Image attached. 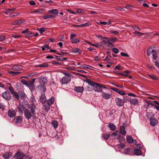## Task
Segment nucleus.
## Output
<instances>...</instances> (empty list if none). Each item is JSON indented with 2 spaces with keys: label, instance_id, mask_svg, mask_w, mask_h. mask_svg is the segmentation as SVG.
<instances>
[{
  "label": "nucleus",
  "instance_id": "nucleus-1",
  "mask_svg": "<svg viewBox=\"0 0 159 159\" xmlns=\"http://www.w3.org/2000/svg\"><path fill=\"white\" fill-rule=\"evenodd\" d=\"M63 74L65 75V76L63 77L61 79V83L62 84H64L69 83L71 79V75L66 72H63Z\"/></svg>",
  "mask_w": 159,
  "mask_h": 159
},
{
  "label": "nucleus",
  "instance_id": "nucleus-2",
  "mask_svg": "<svg viewBox=\"0 0 159 159\" xmlns=\"http://www.w3.org/2000/svg\"><path fill=\"white\" fill-rule=\"evenodd\" d=\"M35 80V78L32 79L31 80L29 81L28 82L27 84L26 85L29 88L31 91H34L35 89L34 84Z\"/></svg>",
  "mask_w": 159,
  "mask_h": 159
},
{
  "label": "nucleus",
  "instance_id": "nucleus-3",
  "mask_svg": "<svg viewBox=\"0 0 159 159\" xmlns=\"http://www.w3.org/2000/svg\"><path fill=\"white\" fill-rule=\"evenodd\" d=\"M2 97L7 100H9L11 99V96L8 91H6L2 94Z\"/></svg>",
  "mask_w": 159,
  "mask_h": 159
},
{
  "label": "nucleus",
  "instance_id": "nucleus-4",
  "mask_svg": "<svg viewBox=\"0 0 159 159\" xmlns=\"http://www.w3.org/2000/svg\"><path fill=\"white\" fill-rule=\"evenodd\" d=\"M38 81L40 83L45 84L48 83V80L46 77L41 76L38 79Z\"/></svg>",
  "mask_w": 159,
  "mask_h": 159
},
{
  "label": "nucleus",
  "instance_id": "nucleus-5",
  "mask_svg": "<svg viewBox=\"0 0 159 159\" xmlns=\"http://www.w3.org/2000/svg\"><path fill=\"white\" fill-rule=\"evenodd\" d=\"M24 113L25 117L27 119H30L32 116V113L27 109H25L24 110Z\"/></svg>",
  "mask_w": 159,
  "mask_h": 159
},
{
  "label": "nucleus",
  "instance_id": "nucleus-6",
  "mask_svg": "<svg viewBox=\"0 0 159 159\" xmlns=\"http://www.w3.org/2000/svg\"><path fill=\"white\" fill-rule=\"evenodd\" d=\"M96 86L93 87V90L94 91L98 92H102V90L101 89V84L97 83L96 84Z\"/></svg>",
  "mask_w": 159,
  "mask_h": 159
},
{
  "label": "nucleus",
  "instance_id": "nucleus-7",
  "mask_svg": "<svg viewBox=\"0 0 159 159\" xmlns=\"http://www.w3.org/2000/svg\"><path fill=\"white\" fill-rule=\"evenodd\" d=\"M37 89L40 91L42 93L45 92L46 91V88L44 84H40L36 87Z\"/></svg>",
  "mask_w": 159,
  "mask_h": 159
},
{
  "label": "nucleus",
  "instance_id": "nucleus-8",
  "mask_svg": "<svg viewBox=\"0 0 159 159\" xmlns=\"http://www.w3.org/2000/svg\"><path fill=\"white\" fill-rule=\"evenodd\" d=\"M115 102L118 106H122L124 105V101L120 98H116L115 99Z\"/></svg>",
  "mask_w": 159,
  "mask_h": 159
},
{
  "label": "nucleus",
  "instance_id": "nucleus-9",
  "mask_svg": "<svg viewBox=\"0 0 159 159\" xmlns=\"http://www.w3.org/2000/svg\"><path fill=\"white\" fill-rule=\"evenodd\" d=\"M42 103L43 106L44 107L45 110L48 111L50 110L51 105L47 101L43 102Z\"/></svg>",
  "mask_w": 159,
  "mask_h": 159
},
{
  "label": "nucleus",
  "instance_id": "nucleus-10",
  "mask_svg": "<svg viewBox=\"0 0 159 159\" xmlns=\"http://www.w3.org/2000/svg\"><path fill=\"white\" fill-rule=\"evenodd\" d=\"M150 124L152 126H154L156 125L158 123V121L155 118H152L150 119Z\"/></svg>",
  "mask_w": 159,
  "mask_h": 159
},
{
  "label": "nucleus",
  "instance_id": "nucleus-11",
  "mask_svg": "<svg viewBox=\"0 0 159 159\" xmlns=\"http://www.w3.org/2000/svg\"><path fill=\"white\" fill-rule=\"evenodd\" d=\"M8 114L10 117H13L16 116V112L14 110L10 109L8 111Z\"/></svg>",
  "mask_w": 159,
  "mask_h": 159
},
{
  "label": "nucleus",
  "instance_id": "nucleus-12",
  "mask_svg": "<svg viewBox=\"0 0 159 159\" xmlns=\"http://www.w3.org/2000/svg\"><path fill=\"white\" fill-rule=\"evenodd\" d=\"M30 109L31 112L32 114L34 115L36 109V106L34 104H30L29 105V107Z\"/></svg>",
  "mask_w": 159,
  "mask_h": 159
},
{
  "label": "nucleus",
  "instance_id": "nucleus-13",
  "mask_svg": "<svg viewBox=\"0 0 159 159\" xmlns=\"http://www.w3.org/2000/svg\"><path fill=\"white\" fill-rule=\"evenodd\" d=\"M84 90V88L82 86H75L74 90L78 93H82Z\"/></svg>",
  "mask_w": 159,
  "mask_h": 159
},
{
  "label": "nucleus",
  "instance_id": "nucleus-14",
  "mask_svg": "<svg viewBox=\"0 0 159 159\" xmlns=\"http://www.w3.org/2000/svg\"><path fill=\"white\" fill-rule=\"evenodd\" d=\"M102 97L106 99H108L111 98V94L109 93H105L103 92L102 94Z\"/></svg>",
  "mask_w": 159,
  "mask_h": 159
},
{
  "label": "nucleus",
  "instance_id": "nucleus-15",
  "mask_svg": "<svg viewBox=\"0 0 159 159\" xmlns=\"http://www.w3.org/2000/svg\"><path fill=\"white\" fill-rule=\"evenodd\" d=\"M80 67L82 69H89L92 70H93L94 68L93 67L91 66L86 64L81 65Z\"/></svg>",
  "mask_w": 159,
  "mask_h": 159
},
{
  "label": "nucleus",
  "instance_id": "nucleus-16",
  "mask_svg": "<svg viewBox=\"0 0 159 159\" xmlns=\"http://www.w3.org/2000/svg\"><path fill=\"white\" fill-rule=\"evenodd\" d=\"M39 101L42 103L46 101V99L44 93L42 94L41 95L40 97Z\"/></svg>",
  "mask_w": 159,
  "mask_h": 159
},
{
  "label": "nucleus",
  "instance_id": "nucleus-17",
  "mask_svg": "<svg viewBox=\"0 0 159 159\" xmlns=\"http://www.w3.org/2000/svg\"><path fill=\"white\" fill-rule=\"evenodd\" d=\"M58 11L57 9H53L51 10L48 11V13L53 14V15H55V16L57 15L58 13Z\"/></svg>",
  "mask_w": 159,
  "mask_h": 159
},
{
  "label": "nucleus",
  "instance_id": "nucleus-18",
  "mask_svg": "<svg viewBox=\"0 0 159 159\" xmlns=\"http://www.w3.org/2000/svg\"><path fill=\"white\" fill-rule=\"evenodd\" d=\"M120 133L123 135L126 134V132L125 129V127L124 126H120Z\"/></svg>",
  "mask_w": 159,
  "mask_h": 159
},
{
  "label": "nucleus",
  "instance_id": "nucleus-19",
  "mask_svg": "<svg viewBox=\"0 0 159 159\" xmlns=\"http://www.w3.org/2000/svg\"><path fill=\"white\" fill-rule=\"evenodd\" d=\"M14 120L15 125H18L20 123V116L15 117Z\"/></svg>",
  "mask_w": 159,
  "mask_h": 159
},
{
  "label": "nucleus",
  "instance_id": "nucleus-20",
  "mask_svg": "<svg viewBox=\"0 0 159 159\" xmlns=\"http://www.w3.org/2000/svg\"><path fill=\"white\" fill-rule=\"evenodd\" d=\"M147 76L153 80H158V77L156 75L148 74Z\"/></svg>",
  "mask_w": 159,
  "mask_h": 159
},
{
  "label": "nucleus",
  "instance_id": "nucleus-21",
  "mask_svg": "<svg viewBox=\"0 0 159 159\" xmlns=\"http://www.w3.org/2000/svg\"><path fill=\"white\" fill-rule=\"evenodd\" d=\"M130 102L131 104L134 105H135L138 103V100L136 98H133L130 100Z\"/></svg>",
  "mask_w": 159,
  "mask_h": 159
},
{
  "label": "nucleus",
  "instance_id": "nucleus-22",
  "mask_svg": "<svg viewBox=\"0 0 159 159\" xmlns=\"http://www.w3.org/2000/svg\"><path fill=\"white\" fill-rule=\"evenodd\" d=\"M108 127L111 130L114 131L116 129V127L113 123H110L108 125Z\"/></svg>",
  "mask_w": 159,
  "mask_h": 159
},
{
  "label": "nucleus",
  "instance_id": "nucleus-23",
  "mask_svg": "<svg viewBox=\"0 0 159 159\" xmlns=\"http://www.w3.org/2000/svg\"><path fill=\"white\" fill-rule=\"evenodd\" d=\"M86 80L87 82L89 85L93 86V87L97 83L96 82H93L92 80L89 79H86Z\"/></svg>",
  "mask_w": 159,
  "mask_h": 159
},
{
  "label": "nucleus",
  "instance_id": "nucleus-24",
  "mask_svg": "<svg viewBox=\"0 0 159 159\" xmlns=\"http://www.w3.org/2000/svg\"><path fill=\"white\" fill-rule=\"evenodd\" d=\"M110 136V134L108 133L103 134L102 135V138L104 140H107L109 139Z\"/></svg>",
  "mask_w": 159,
  "mask_h": 159
},
{
  "label": "nucleus",
  "instance_id": "nucleus-25",
  "mask_svg": "<svg viewBox=\"0 0 159 159\" xmlns=\"http://www.w3.org/2000/svg\"><path fill=\"white\" fill-rule=\"evenodd\" d=\"M11 156V153L10 152H6L3 155V157L5 159H8L10 158Z\"/></svg>",
  "mask_w": 159,
  "mask_h": 159
},
{
  "label": "nucleus",
  "instance_id": "nucleus-26",
  "mask_svg": "<svg viewBox=\"0 0 159 159\" xmlns=\"http://www.w3.org/2000/svg\"><path fill=\"white\" fill-rule=\"evenodd\" d=\"M8 73L12 74L13 76H15L19 74H20V72L19 71H16L15 70L14 71L9 70L8 71Z\"/></svg>",
  "mask_w": 159,
  "mask_h": 159
},
{
  "label": "nucleus",
  "instance_id": "nucleus-27",
  "mask_svg": "<svg viewBox=\"0 0 159 159\" xmlns=\"http://www.w3.org/2000/svg\"><path fill=\"white\" fill-rule=\"evenodd\" d=\"M127 142L129 143H132L133 142V139L131 136H128L126 137Z\"/></svg>",
  "mask_w": 159,
  "mask_h": 159
},
{
  "label": "nucleus",
  "instance_id": "nucleus-28",
  "mask_svg": "<svg viewBox=\"0 0 159 159\" xmlns=\"http://www.w3.org/2000/svg\"><path fill=\"white\" fill-rule=\"evenodd\" d=\"M152 53L153 59L155 60H156L157 58L156 51L154 49H152Z\"/></svg>",
  "mask_w": 159,
  "mask_h": 159
},
{
  "label": "nucleus",
  "instance_id": "nucleus-29",
  "mask_svg": "<svg viewBox=\"0 0 159 159\" xmlns=\"http://www.w3.org/2000/svg\"><path fill=\"white\" fill-rule=\"evenodd\" d=\"M48 135L50 137L53 138L55 136L56 134L54 131H51L49 132Z\"/></svg>",
  "mask_w": 159,
  "mask_h": 159
},
{
  "label": "nucleus",
  "instance_id": "nucleus-30",
  "mask_svg": "<svg viewBox=\"0 0 159 159\" xmlns=\"http://www.w3.org/2000/svg\"><path fill=\"white\" fill-rule=\"evenodd\" d=\"M55 17V15H44L43 16V17L44 19H47L48 18H53Z\"/></svg>",
  "mask_w": 159,
  "mask_h": 159
},
{
  "label": "nucleus",
  "instance_id": "nucleus-31",
  "mask_svg": "<svg viewBox=\"0 0 159 159\" xmlns=\"http://www.w3.org/2000/svg\"><path fill=\"white\" fill-rule=\"evenodd\" d=\"M15 9V8H13L12 9L6 8L5 9V11L4 13L6 14H8V13L12 12Z\"/></svg>",
  "mask_w": 159,
  "mask_h": 159
},
{
  "label": "nucleus",
  "instance_id": "nucleus-32",
  "mask_svg": "<svg viewBox=\"0 0 159 159\" xmlns=\"http://www.w3.org/2000/svg\"><path fill=\"white\" fill-rule=\"evenodd\" d=\"M81 40L80 39L78 38H75L72 39L71 40V43H77L80 42Z\"/></svg>",
  "mask_w": 159,
  "mask_h": 159
},
{
  "label": "nucleus",
  "instance_id": "nucleus-33",
  "mask_svg": "<svg viewBox=\"0 0 159 159\" xmlns=\"http://www.w3.org/2000/svg\"><path fill=\"white\" fill-rule=\"evenodd\" d=\"M71 52L75 53H80V50L78 48H75L72 49Z\"/></svg>",
  "mask_w": 159,
  "mask_h": 159
},
{
  "label": "nucleus",
  "instance_id": "nucleus-34",
  "mask_svg": "<svg viewBox=\"0 0 159 159\" xmlns=\"http://www.w3.org/2000/svg\"><path fill=\"white\" fill-rule=\"evenodd\" d=\"M52 124L55 129H56L57 127L58 122L57 121L55 120H53L52 122Z\"/></svg>",
  "mask_w": 159,
  "mask_h": 159
},
{
  "label": "nucleus",
  "instance_id": "nucleus-35",
  "mask_svg": "<svg viewBox=\"0 0 159 159\" xmlns=\"http://www.w3.org/2000/svg\"><path fill=\"white\" fill-rule=\"evenodd\" d=\"M55 98L54 97H51L49 100L47 101L50 105H52L54 102Z\"/></svg>",
  "mask_w": 159,
  "mask_h": 159
},
{
  "label": "nucleus",
  "instance_id": "nucleus-36",
  "mask_svg": "<svg viewBox=\"0 0 159 159\" xmlns=\"http://www.w3.org/2000/svg\"><path fill=\"white\" fill-rule=\"evenodd\" d=\"M28 158V155H25L24 153L20 152V159H27Z\"/></svg>",
  "mask_w": 159,
  "mask_h": 159
},
{
  "label": "nucleus",
  "instance_id": "nucleus-37",
  "mask_svg": "<svg viewBox=\"0 0 159 159\" xmlns=\"http://www.w3.org/2000/svg\"><path fill=\"white\" fill-rule=\"evenodd\" d=\"M134 152L135 154L137 155H139L141 154V151L140 149H135L134 150Z\"/></svg>",
  "mask_w": 159,
  "mask_h": 159
},
{
  "label": "nucleus",
  "instance_id": "nucleus-38",
  "mask_svg": "<svg viewBox=\"0 0 159 159\" xmlns=\"http://www.w3.org/2000/svg\"><path fill=\"white\" fill-rule=\"evenodd\" d=\"M124 153L125 154L129 155L130 153V149L127 148L125 149L124 151Z\"/></svg>",
  "mask_w": 159,
  "mask_h": 159
},
{
  "label": "nucleus",
  "instance_id": "nucleus-39",
  "mask_svg": "<svg viewBox=\"0 0 159 159\" xmlns=\"http://www.w3.org/2000/svg\"><path fill=\"white\" fill-rule=\"evenodd\" d=\"M48 64L46 63H44L38 65V66L39 67H48Z\"/></svg>",
  "mask_w": 159,
  "mask_h": 159
},
{
  "label": "nucleus",
  "instance_id": "nucleus-40",
  "mask_svg": "<svg viewBox=\"0 0 159 159\" xmlns=\"http://www.w3.org/2000/svg\"><path fill=\"white\" fill-rule=\"evenodd\" d=\"M26 98V94L22 92H20V98L22 99H25Z\"/></svg>",
  "mask_w": 159,
  "mask_h": 159
},
{
  "label": "nucleus",
  "instance_id": "nucleus-41",
  "mask_svg": "<svg viewBox=\"0 0 159 159\" xmlns=\"http://www.w3.org/2000/svg\"><path fill=\"white\" fill-rule=\"evenodd\" d=\"M152 50L151 48H150L148 49L147 51V55L148 56H149L150 55V54L152 53Z\"/></svg>",
  "mask_w": 159,
  "mask_h": 159
},
{
  "label": "nucleus",
  "instance_id": "nucleus-42",
  "mask_svg": "<svg viewBox=\"0 0 159 159\" xmlns=\"http://www.w3.org/2000/svg\"><path fill=\"white\" fill-rule=\"evenodd\" d=\"M43 11H44L43 9L41 8V9H39L36 10H35L34 11V12H36V13H42L43 12Z\"/></svg>",
  "mask_w": 159,
  "mask_h": 159
},
{
  "label": "nucleus",
  "instance_id": "nucleus-43",
  "mask_svg": "<svg viewBox=\"0 0 159 159\" xmlns=\"http://www.w3.org/2000/svg\"><path fill=\"white\" fill-rule=\"evenodd\" d=\"M14 158L20 159V152L18 151L14 155Z\"/></svg>",
  "mask_w": 159,
  "mask_h": 159
},
{
  "label": "nucleus",
  "instance_id": "nucleus-44",
  "mask_svg": "<svg viewBox=\"0 0 159 159\" xmlns=\"http://www.w3.org/2000/svg\"><path fill=\"white\" fill-rule=\"evenodd\" d=\"M133 34H137L139 36H140L144 34V33H140L137 31H135L134 32Z\"/></svg>",
  "mask_w": 159,
  "mask_h": 159
},
{
  "label": "nucleus",
  "instance_id": "nucleus-45",
  "mask_svg": "<svg viewBox=\"0 0 159 159\" xmlns=\"http://www.w3.org/2000/svg\"><path fill=\"white\" fill-rule=\"evenodd\" d=\"M26 37H31L34 36V33L32 32H29L26 35Z\"/></svg>",
  "mask_w": 159,
  "mask_h": 159
},
{
  "label": "nucleus",
  "instance_id": "nucleus-46",
  "mask_svg": "<svg viewBox=\"0 0 159 159\" xmlns=\"http://www.w3.org/2000/svg\"><path fill=\"white\" fill-rule=\"evenodd\" d=\"M112 51L115 54L118 53L119 51V49L116 48H113Z\"/></svg>",
  "mask_w": 159,
  "mask_h": 159
},
{
  "label": "nucleus",
  "instance_id": "nucleus-47",
  "mask_svg": "<svg viewBox=\"0 0 159 159\" xmlns=\"http://www.w3.org/2000/svg\"><path fill=\"white\" fill-rule=\"evenodd\" d=\"M13 69L16 71H19L20 70V68L19 66H15L13 67Z\"/></svg>",
  "mask_w": 159,
  "mask_h": 159
},
{
  "label": "nucleus",
  "instance_id": "nucleus-48",
  "mask_svg": "<svg viewBox=\"0 0 159 159\" xmlns=\"http://www.w3.org/2000/svg\"><path fill=\"white\" fill-rule=\"evenodd\" d=\"M52 64L56 65H61V62H59L58 61H53L52 62Z\"/></svg>",
  "mask_w": 159,
  "mask_h": 159
},
{
  "label": "nucleus",
  "instance_id": "nucleus-49",
  "mask_svg": "<svg viewBox=\"0 0 159 159\" xmlns=\"http://www.w3.org/2000/svg\"><path fill=\"white\" fill-rule=\"evenodd\" d=\"M110 89L118 93L119 89L115 87H111Z\"/></svg>",
  "mask_w": 159,
  "mask_h": 159
},
{
  "label": "nucleus",
  "instance_id": "nucleus-50",
  "mask_svg": "<svg viewBox=\"0 0 159 159\" xmlns=\"http://www.w3.org/2000/svg\"><path fill=\"white\" fill-rule=\"evenodd\" d=\"M8 89L9 90V91L12 94L13 93H14V91L12 87L11 86L9 87Z\"/></svg>",
  "mask_w": 159,
  "mask_h": 159
},
{
  "label": "nucleus",
  "instance_id": "nucleus-51",
  "mask_svg": "<svg viewBox=\"0 0 159 159\" xmlns=\"http://www.w3.org/2000/svg\"><path fill=\"white\" fill-rule=\"evenodd\" d=\"M113 85H115L116 87H119L120 88H121L122 89H124V87L121 85H119V84H115V83H113L112 84Z\"/></svg>",
  "mask_w": 159,
  "mask_h": 159
},
{
  "label": "nucleus",
  "instance_id": "nucleus-52",
  "mask_svg": "<svg viewBox=\"0 0 159 159\" xmlns=\"http://www.w3.org/2000/svg\"><path fill=\"white\" fill-rule=\"evenodd\" d=\"M20 82L23 83L26 86L28 82H27L24 79H21L20 80Z\"/></svg>",
  "mask_w": 159,
  "mask_h": 159
},
{
  "label": "nucleus",
  "instance_id": "nucleus-53",
  "mask_svg": "<svg viewBox=\"0 0 159 159\" xmlns=\"http://www.w3.org/2000/svg\"><path fill=\"white\" fill-rule=\"evenodd\" d=\"M120 55L122 56L125 57H129V55L127 54L124 53V52H121L120 53Z\"/></svg>",
  "mask_w": 159,
  "mask_h": 159
},
{
  "label": "nucleus",
  "instance_id": "nucleus-54",
  "mask_svg": "<svg viewBox=\"0 0 159 159\" xmlns=\"http://www.w3.org/2000/svg\"><path fill=\"white\" fill-rule=\"evenodd\" d=\"M29 29L27 28L25 30H23L21 32V33L23 34H25L26 33H29Z\"/></svg>",
  "mask_w": 159,
  "mask_h": 159
},
{
  "label": "nucleus",
  "instance_id": "nucleus-55",
  "mask_svg": "<svg viewBox=\"0 0 159 159\" xmlns=\"http://www.w3.org/2000/svg\"><path fill=\"white\" fill-rule=\"evenodd\" d=\"M12 94L17 99H19V96L17 93L14 92Z\"/></svg>",
  "mask_w": 159,
  "mask_h": 159
},
{
  "label": "nucleus",
  "instance_id": "nucleus-56",
  "mask_svg": "<svg viewBox=\"0 0 159 159\" xmlns=\"http://www.w3.org/2000/svg\"><path fill=\"white\" fill-rule=\"evenodd\" d=\"M6 39V37L4 35H2L0 36V41L5 40Z\"/></svg>",
  "mask_w": 159,
  "mask_h": 159
},
{
  "label": "nucleus",
  "instance_id": "nucleus-57",
  "mask_svg": "<svg viewBox=\"0 0 159 159\" xmlns=\"http://www.w3.org/2000/svg\"><path fill=\"white\" fill-rule=\"evenodd\" d=\"M85 42H86L87 43H88V44H89L91 46L97 47L95 45L92 43L91 42H89L88 41H85Z\"/></svg>",
  "mask_w": 159,
  "mask_h": 159
},
{
  "label": "nucleus",
  "instance_id": "nucleus-58",
  "mask_svg": "<svg viewBox=\"0 0 159 159\" xmlns=\"http://www.w3.org/2000/svg\"><path fill=\"white\" fill-rule=\"evenodd\" d=\"M76 36V34H71L70 35V39L71 40L74 39L73 38L75 37Z\"/></svg>",
  "mask_w": 159,
  "mask_h": 159
},
{
  "label": "nucleus",
  "instance_id": "nucleus-59",
  "mask_svg": "<svg viewBox=\"0 0 159 159\" xmlns=\"http://www.w3.org/2000/svg\"><path fill=\"white\" fill-rule=\"evenodd\" d=\"M132 28L135 30H139V31L140 30V29L137 26H133Z\"/></svg>",
  "mask_w": 159,
  "mask_h": 159
},
{
  "label": "nucleus",
  "instance_id": "nucleus-60",
  "mask_svg": "<svg viewBox=\"0 0 159 159\" xmlns=\"http://www.w3.org/2000/svg\"><path fill=\"white\" fill-rule=\"evenodd\" d=\"M118 93L122 95H124L126 94L123 91L119 90Z\"/></svg>",
  "mask_w": 159,
  "mask_h": 159
},
{
  "label": "nucleus",
  "instance_id": "nucleus-61",
  "mask_svg": "<svg viewBox=\"0 0 159 159\" xmlns=\"http://www.w3.org/2000/svg\"><path fill=\"white\" fill-rule=\"evenodd\" d=\"M125 146V145L124 143H122L119 145V147L120 148H124Z\"/></svg>",
  "mask_w": 159,
  "mask_h": 159
},
{
  "label": "nucleus",
  "instance_id": "nucleus-62",
  "mask_svg": "<svg viewBox=\"0 0 159 159\" xmlns=\"http://www.w3.org/2000/svg\"><path fill=\"white\" fill-rule=\"evenodd\" d=\"M119 133V131H116L114 132H113L111 136H113L114 135V136H116L118 134V133Z\"/></svg>",
  "mask_w": 159,
  "mask_h": 159
},
{
  "label": "nucleus",
  "instance_id": "nucleus-63",
  "mask_svg": "<svg viewBox=\"0 0 159 159\" xmlns=\"http://www.w3.org/2000/svg\"><path fill=\"white\" fill-rule=\"evenodd\" d=\"M29 4L32 5H35L36 4L35 2L34 1H31L29 2Z\"/></svg>",
  "mask_w": 159,
  "mask_h": 159
},
{
  "label": "nucleus",
  "instance_id": "nucleus-64",
  "mask_svg": "<svg viewBox=\"0 0 159 159\" xmlns=\"http://www.w3.org/2000/svg\"><path fill=\"white\" fill-rule=\"evenodd\" d=\"M155 64L156 66H157L159 68V61L158 60H157L155 62Z\"/></svg>",
  "mask_w": 159,
  "mask_h": 159
}]
</instances>
